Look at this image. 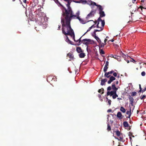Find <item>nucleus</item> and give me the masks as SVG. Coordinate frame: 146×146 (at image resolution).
<instances>
[{
	"label": "nucleus",
	"instance_id": "3c124183",
	"mask_svg": "<svg viewBox=\"0 0 146 146\" xmlns=\"http://www.w3.org/2000/svg\"><path fill=\"white\" fill-rule=\"evenodd\" d=\"M99 22H98V24L97 25V26H96V27H97V28H100V27L99 26Z\"/></svg>",
	"mask_w": 146,
	"mask_h": 146
},
{
	"label": "nucleus",
	"instance_id": "dca6fc26",
	"mask_svg": "<svg viewBox=\"0 0 146 146\" xmlns=\"http://www.w3.org/2000/svg\"><path fill=\"white\" fill-rule=\"evenodd\" d=\"M79 12L78 11L76 13V15H75L76 16V19H78L80 22H82L81 21L82 20V19L80 18L79 17Z\"/></svg>",
	"mask_w": 146,
	"mask_h": 146
},
{
	"label": "nucleus",
	"instance_id": "338daca9",
	"mask_svg": "<svg viewBox=\"0 0 146 146\" xmlns=\"http://www.w3.org/2000/svg\"><path fill=\"white\" fill-rule=\"evenodd\" d=\"M98 97L99 98H101V95L100 94H98Z\"/></svg>",
	"mask_w": 146,
	"mask_h": 146
},
{
	"label": "nucleus",
	"instance_id": "5fc2aeb1",
	"mask_svg": "<svg viewBox=\"0 0 146 146\" xmlns=\"http://www.w3.org/2000/svg\"><path fill=\"white\" fill-rule=\"evenodd\" d=\"M112 98H113V99H115L116 98L115 97V95H113L112 96Z\"/></svg>",
	"mask_w": 146,
	"mask_h": 146
},
{
	"label": "nucleus",
	"instance_id": "f03ea898",
	"mask_svg": "<svg viewBox=\"0 0 146 146\" xmlns=\"http://www.w3.org/2000/svg\"><path fill=\"white\" fill-rule=\"evenodd\" d=\"M62 15L65 17L66 22H70L72 19H75L76 15H73L72 10H63Z\"/></svg>",
	"mask_w": 146,
	"mask_h": 146
},
{
	"label": "nucleus",
	"instance_id": "2f4dec72",
	"mask_svg": "<svg viewBox=\"0 0 146 146\" xmlns=\"http://www.w3.org/2000/svg\"><path fill=\"white\" fill-rule=\"evenodd\" d=\"M108 66H105L104 68V72H106L108 68Z\"/></svg>",
	"mask_w": 146,
	"mask_h": 146
},
{
	"label": "nucleus",
	"instance_id": "5701e85b",
	"mask_svg": "<svg viewBox=\"0 0 146 146\" xmlns=\"http://www.w3.org/2000/svg\"><path fill=\"white\" fill-rule=\"evenodd\" d=\"M120 110L123 113H124L126 111V110L123 107H120Z\"/></svg>",
	"mask_w": 146,
	"mask_h": 146
},
{
	"label": "nucleus",
	"instance_id": "b1692460",
	"mask_svg": "<svg viewBox=\"0 0 146 146\" xmlns=\"http://www.w3.org/2000/svg\"><path fill=\"white\" fill-rule=\"evenodd\" d=\"M102 91L101 94H103L104 93V90L103 88H102L101 89H99L98 90V92L99 93H100Z\"/></svg>",
	"mask_w": 146,
	"mask_h": 146
},
{
	"label": "nucleus",
	"instance_id": "603ef678",
	"mask_svg": "<svg viewBox=\"0 0 146 146\" xmlns=\"http://www.w3.org/2000/svg\"><path fill=\"white\" fill-rule=\"evenodd\" d=\"M96 32H95V31H94V35H92V36H93L94 37V36H96Z\"/></svg>",
	"mask_w": 146,
	"mask_h": 146
},
{
	"label": "nucleus",
	"instance_id": "9d476101",
	"mask_svg": "<svg viewBox=\"0 0 146 146\" xmlns=\"http://www.w3.org/2000/svg\"><path fill=\"white\" fill-rule=\"evenodd\" d=\"M115 91H111V92L108 91L107 93V96H108L110 95L111 96H112L114 94H115Z\"/></svg>",
	"mask_w": 146,
	"mask_h": 146
},
{
	"label": "nucleus",
	"instance_id": "7ed1b4c3",
	"mask_svg": "<svg viewBox=\"0 0 146 146\" xmlns=\"http://www.w3.org/2000/svg\"><path fill=\"white\" fill-rule=\"evenodd\" d=\"M75 2L76 3H82L83 4L87 3L89 5L91 8H94L96 7V8H98V9H103L104 8L100 5L97 4L96 3L91 1V0H80Z\"/></svg>",
	"mask_w": 146,
	"mask_h": 146
},
{
	"label": "nucleus",
	"instance_id": "37998d69",
	"mask_svg": "<svg viewBox=\"0 0 146 146\" xmlns=\"http://www.w3.org/2000/svg\"><path fill=\"white\" fill-rule=\"evenodd\" d=\"M141 75L142 76H144L145 75V73L144 71H143L141 73Z\"/></svg>",
	"mask_w": 146,
	"mask_h": 146
},
{
	"label": "nucleus",
	"instance_id": "9b49d317",
	"mask_svg": "<svg viewBox=\"0 0 146 146\" xmlns=\"http://www.w3.org/2000/svg\"><path fill=\"white\" fill-rule=\"evenodd\" d=\"M130 103L132 106L133 105L134 99L132 97H130L129 98Z\"/></svg>",
	"mask_w": 146,
	"mask_h": 146
},
{
	"label": "nucleus",
	"instance_id": "0e129e2a",
	"mask_svg": "<svg viewBox=\"0 0 146 146\" xmlns=\"http://www.w3.org/2000/svg\"><path fill=\"white\" fill-rule=\"evenodd\" d=\"M114 95H115L116 98L118 97V95L116 94V92H115V94H114Z\"/></svg>",
	"mask_w": 146,
	"mask_h": 146
},
{
	"label": "nucleus",
	"instance_id": "09e8293b",
	"mask_svg": "<svg viewBox=\"0 0 146 146\" xmlns=\"http://www.w3.org/2000/svg\"><path fill=\"white\" fill-rule=\"evenodd\" d=\"M132 133L130 132L129 133V137H131V136L132 135Z\"/></svg>",
	"mask_w": 146,
	"mask_h": 146
},
{
	"label": "nucleus",
	"instance_id": "774afa93",
	"mask_svg": "<svg viewBox=\"0 0 146 146\" xmlns=\"http://www.w3.org/2000/svg\"><path fill=\"white\" fill-rule=\"evenodd\" d=\"M26 0H23V2L24 3H26Z\"/></svg>",
	"mask_w": 146,
	"mask_h": 146
},
{
	"label": "nucleus",
	"instance_id": "680f3d73",
	"mask_svg": "<svg viewBox=\"0 0 146 146\" xmlns=\"http://www.w3.org/2000/svg\"><path fill=\"white\" fill-rule=\"evenodd\" d=\"M61 22L62 23V24H63V23L65 24L64 22V21L63 19H62Z\"/></svg>",
	"mask_w": 146,
	"mask_h": 146
},
{
	"label": "nucleus",
	"instance_id": "7c9ffc66",
	"mask_svg": "<svg viewBox=\"0 0 146 146\" xmlns=\"http://www.w3.org/2000/svg\"><path fill=\"white\" fill-rule=\"evenodd\" d=\"M100 21L102 23V27L103 28V27L105 25V22L104 21V20H102V19H100Z\"/></svg>",
	"mask_w": 146,
	"mask_h": 146
},
{
	"label": "nucleus",
	"instance_id": "a18cd8bd",
	"mask_svg": "<svg viewBox=\"0 0 146 146\" xmlns=\"http://www.w3.org/2000/svg\"><path fill=\"white\" fill-rule=\"evenodd\" d=\"M119 138L120 139H119L118 138H116V139H118V140L121 141V140H123V138L122 137H119Z\"/></svg>",
	"mask_w": 146,
	"mask_h": 146
},
{
	"label": "nucleus",
	"instance_id": "bf43d9fd",
	"mask_svg": "<svg viewBox=\"0 0 146 146\" xmlns=\"http://www.w3.org/2000/svg\"><path fill=\"white\" fill-rule=\"evenodd\" d=\"M60 25H59L58 27V29H57L58 30H60Z\"/></svg>",
	"mask_w": 146,
	"mask_h": 146
},
{
	"label": "nucleus",
	"instance_id": "f8f14e48",
	"mask_svg": "<svg viewBox=\"0 0 146 146\" xmlns=\"http://www.w3.org/2000/svg\"><path fill=\"white\" fill-rule=\"evenodd\" d=\"M67 56L71 59H73L74 58V55L71 52L68 53L67 54Z\"/></svg>",
	"mask_w": 146,
	"mask_h": 146
},
{
	"label": "nucleus",
	"instance_id": "aec40b11",
	"mask_svg": "<svg viewBox=\"0 0 146 146\" xmlns=\"http://www.w3.org/2000/svg\"><path fill=\"white\" fill-rule=\"evenodd\" d=\"M94 37L96 39L98 42L99 43V44L102 42L98 36H94Z\"/></svg>",
	"mask_w": 146,
	"mask_h": 146
},
{
	"label": "nucleus",
	"instance_id": "473e14b6",
	"mask_svg": "<svg viewBox=\"0 0 146 146\" xmlns=\"http://www.w3.org/2000/svg\"><path fill=\"white\" fill-rule=\"evenodd\" d=\"M137 92H132L131 93V96H134L137 95Z\"/></svg>",
	"mask_w": 146,
	"mask_h": 146
},
{
	"label": "nucleus",
	"instance_id": "c03bdc74",
	"mask_svg": "<svg viewBox=\"0 0 146 146\" xmlns=\"http://www.w3.org/2000/svg\"><path fill=\"white\" fill-rule=\"evenodd\" d=\"M139 92H142V88L141 87V86L140 84H139Z\"/></svg>",
	"mask_w": 146,
	"mask_h": 146
},
{
	"label": "nucleus",
	"instance_id": "393cba45",
	"mask_svg": "<svg viewBox=\"0 0 146 146\" xmlns=\"http://www.w3.org/2000/svg\"><path fill=\"white\" fill-rule=\"evenodd\" d=\"M131 109H130V111H127L126 112V114H129V116L128 117H127L128 118H130V117L131 116Z\"/></svg>",
	"mask_w": 146,
	"mask_h": 146
},
{
	"label": "nucleus",
	"instance_id": "f257e3e1",
	"mask_svg": "<svg viewBox=\"0 0 146 146\" xmlns=\"http://www.w3.org/2000/svg\"><path fill=\"white\" fill-rule=\"evenodd\" d=\"M70 22H66L65 24H62V33L65 35L72 36V34H74V32L70 26Z\"/></svg>",
	"mask_w": 146,
	"mask_h": 146
},
{
	"label": "nucleus",
	"instance_id": "f704fd0d",
	"mask_svg": "<svg viewBox=\"0 0 146 146\" xmlns=\"http://www.w3.org/2000/svg\"><path fill=\"white\" fill-rule=\"evenodd\" d=\"M119 52L120 53L121 56L123 58L125 57V55L121 51H120Z\"/></svg>",
	"mask_w": 146,
	"mask_h": 146
},
{
	"label": "nucleus",
	"instance_id": "58836bf2",
	"mask_svg": "<svg viewBox=\"0 0 146 146\" xmlns=\"http://www.w3.org/2000/svg\"><path fill=\"white\" fill-rule=\"evenodd\" d=\"M66 39L65 40L67 42H69L70 40L69 39L68 37L67 36H66Z\"/></svg>",
	"mask_w": 146,
	"mask_h": 146
},
{
	"label": "nucleus",
	"instance_id": "de8ad7c7",
	"mask_svg": "<svg viewBox=\"0 0 146 146\" xmlns=\"http://www.w3.org/2000/svg\"><path fill=\"white\" fill-rule=\"evenodd\" d=\"M109 62L108 61H106V64H105V66H108V65H109Z\"/></svg>",
	"mask_w": 146,
	"mask_h": 146
},
{
	"label": "nucleus",
	"instance_id": "4be33fe9",
	"mask_svg": "<svg viewBox=\"0 0 146 146\" xmlns=\"http://www.w3.org/2000/svg\"><path fill=\"white\" fill-rule=\"evenodd\" d=\"M123 125L125 127H128L129 126V124H128V122L126 121H125L123 122Z\"/></svg>",
	"mask_w": 146,
	"mask_h": 146
},
{
	"label": "nucleus",
	"instance_id": "412c9836",
	"mask_svg": "<svg viewBox=\"0 0 146 146\" xmlns=\"http://www.w3.org/2000/svg\"><path fill=\"white\" fill-rule=\"evenodd\" d=\"M65 1H67V3L66 4L67 6L68 7V9H70V1L69 0H64Z\"/></svg>",
	"mask_w": 146,
	"mask_h": 146
},
{
	"label": "nucleus",
	"instance_id": "72a5a7b5",
	"mask_svg": "<svg viewBox=\"0 0 146 146\" xmlns=\"http://www.w3.org/2000/svg\"><path fill=\"white\" fill-rule=\"evenodd\" d=\"M103 29V27H100V29H96L94 31H95V32H99L102 31Z\"/></svg>",
	"mask_w": 146,
	"mask_h": 146
},
{
	"label": "nucleus",
	"instance_id": "ddd939ff",
	"mask_svg": "<svg viewBox=\"0 0 146 146\" xmlns=\"http://www.w3.org/2000/svg\"><path fill=\"white\" fill-rule=\"evenodd\" d=\"M107 81V79H103L101 80V85H105V83Z\"/></svg>",
	"mask_w": 146,
	"mask_h": 146
},
{
	"label": "nucleus",
	"instance_id": "4468645a",
	"mask_svg": "<svg viewBox=\"0 0 146 146\" xmlns=\"http://www.w3.org/2000/svg\"><path fill=\"white\" fill-rule=\"evenodd\" d=\"M54 79V78H53L52 76H49L47 79V80L48 82L50 83V81H52Z\"/></svg>",
	"mask_w": 146,
	"mask_h": 146
},
{
	"label": "nucleus",
	"instance_id": "052dcab7",
	"mask_svg": "<svg viewBox=\"0 0 146 146\" xmlns=\"http://www.w3.org/2000/svg\"><path fill=\"white\" fill-rule=\"evenodd\" d=\"M107 39L105 38L104 40V43H105V44H106V42L107 41Z\"/></svg>",
	"mask_w": 146,
	"mask_h": 146
},
{
	"label": "nucleus",
	"instance_id": "ea45409f",
	"mask_svg": "<svg viewBox=\"0 0 146 146\" xmlns=\"http://www.w3.org/2000/svg\"><path fill=\"white\" fill-rule=\"evenodd\" d=\"M130 61L131 62H133L134 63H135L136 62L135 61L134 59L132 58H131V60H130Z\"/></svg>",
	"mask_w": 146,
	"mask_h": 146
},
{
	"label": "nucleus",
	"instance_id": "bb28decb",
	"mask_svg": "<svg viewBox=\"0 0 146 146\" xmlns=\"http://www.w3.org/2000/svg\"><path fill=\"white\" fill-rule=\"evenodd\" d=\"M110 56L111 57L114 58L115 59H117L118 57H119V56H117L116 55H113L112 54L110 55Z\"/></svg>",
	"mask_w": 146,
	"mask_h": 146
},
{
	"label": "nucleus",
	"instance_id": "13d9d810",
	"mask_svg": "<svg viewBox=\"0 0 146 146\" xmlns=\"http://www.w3.org/2000/svg\"><path fill=\"white\" fill-rule=\"evenodd\" d=\"M96 26H95V25H93L91 27H92V28H94Z\"/></svg>",
	"mask_w": 146,
	"mask_h": 146
},
{
	"label": "nucleus",
	"instance_id": "4d7b16f0",
	"mask_svg": "<svg viewBox=\"0 0 146 146\" xmlns=\"http://www.w3.org/2000/svg\"><path fill=\"white\" fill-rule=\"evenodd\" d=\"M112 111V110L111 109H109L107 111V112H111Z\"/></svg>",
	"mask_w": 146,
	"mask_h": 146
},
{
	"label": "nucleus",
	"instance_id": "4c0bfd02",
	"mask_svg": "<svg viewBox=\"0 0 146 146\" xmlns=\"http://www.w3.org/2000/svg\"><path fill=\"white\" fill-rule=\"evenodd\" d=\"M92 29V27H89L88 29V30H87V31L83 35V36H84V35L87 32H88L90 31L91 29Z\"/></svg>",
	"mask_w": 146,
	"mask_h": 146
},
{
	"label": "nucleus",
	"instance_id": "a211bd4d",
	"mask_svg": "<svg viewBox=\"0 0 146 146\" xmlns=\"http://www.w3.org/2000/svg\"><path fill=\"white\" fill-rule=\"evenodd\" d=\"M122 116V115L120 112H118L117 115V117L119 118V119H121L122 118L121 117Z\"/></svg>",
	"mask_w": 146,
	"mask_h": 146
},
{
	"label": "nucleus",
	"instance_id": "f3484780",
	"mask_svg": "<svg viewBox=\"0 0 146 146\" xmlns=\"http://www.w3.org/2000/svg\"><path fill=\"white\" fill-rule=\"evenodd\" d=\"M76 51L78 53L83 52L82 50L80 47H77L76 48Z\"/></svg>",
	"mask_w": 146,
	"mask_h": 146
},
{
	"label": "nucleus",
	"instance_id": "6e6d98bb",
	"mask_svg": "<svg viewBox=\"0 0 146 146\" xmlns=\"http://www.w3.org/2000/svg\"><path fill=\"white\" fill-rule=\"evenodd\" d=\"M101 17H100H100L98 18V22H99V21H100V19H101Z\"/></svg>",
	"mask_w": 146,
	"mask_h": 146
},
{
	"label": "nucleus",
	"instance_id": "20e7f679",
	"mask_svg": "<svg viewBox=\"0 0 146 146\" xmlns=\"http://www.w3.org/2000/svg\"><path fill=\"white\" fill-rule=\"evenodd\" d=\"M92 41H92L90 39H84L82 40V43H83L84 44L88 45L89 44L91 43Z\"/></svg>",
	"mask_w": 146,
	"mask_h": 146
},
{
	"label": "nucleus",
	"instance_id": "c9c22d12",
	"mask_svg": "<svg viewBox=\"0 0 146 146\" xmlns=\"http://www.w3.org/2000/svg\"><path fill=\"white\" fill-rule=\"evenodd\" d=\"M106 99H107V100L108 101V104H109V105L110 106L111 104V101L110 100H109L108 99V98L106 97Z\"/></svg>",
	"mask_w": 146,
	"mask_h": 146
},
{
	"label": "nucleus",
	"instance_id": "a878e982",
	"mask_svg": "<svg viewBox=\"0 0 146 146\" xmlns=\"http://www.w3.org/2000/svg\"><path fill=\"white\" fill-rule=\"evenodd\" d=\"M115 132L116 135H117V136L119 137L120 136V135L121 134V133L119 131V130H117V131H115Z\"/></svg>",
	"mask_w": 146,
	"mask_h": 146
},
{
	"label": "nucleus",
	"instance_id": "e433bc0d",
	"mask_svg": "<svg viewBox=\"0 0 146 146\" xmlns=\"http://www.w3.org/2000/svg\"><path fill=\"white\" fill-rule=\"evenodd\" d=\"M100 54H105L104 52V51L103 50V49H102L100 50Z\"/></svg>",
	"mask_w": 146,
	"mask_h": 146
},
{
	"label": "nucleus",
	"instance_id": "39448f33",
	"mask_svg": "<svg viewBox=\"0 0 146 146\" xmlns=\"http://www.w3.org/2000/svg\"><path fill=\"white\" fill-rule=\"evenodd\" d=\"M35 12H36V15L39 17H42L44 15L43 12H42L41 10H36Z\"/></svg>",
	"mask_w": 146,
	"mask_h": 146
},
{
	"label": "nucleus",
	"instance_id": "423d86ee",
	"mask_svg": "<svg viewBox=\"0 0 146 146\" xmlns=\"http://www.w3.org/2000/svg\"><path fill=\"white\" fill-rule=\"evenodd\" d=\"M96 12V11H92L91 12L87 15L86 17V19H88V18L91 17H93L94 16L95 13Z\"/></svg>",
	"mask_w": 146,
	"mask_h": 146
},
{
	"label": "nucleus",
	"instance_id": "1a4fd4ad",
	"mask_svg": "<svg viewBox=\"0 0 146 146\" xmlns=\"http://www.w3.org/2000/svg\"><path fill=\"white\" fill-rule=\"evenodd\" d=\"M99 13L100 15V17H105V14L104 11H102L103 10H99Z\"/></svg>",
	"mask_w": 146,
	"mask_h": 146
},
{
	"label": "nucleus",
	"instance_id": "c85d7f7f",
	"mask_svg": "<svg viewBox=\"0 0 146 146\" xmlns=\"http://www.w3.org/2000/svg\"><path fill=\"white\" fill-rule=\"evenodd\" d=\"M81 37L78 40L76 41V42H78V43L77 44V45L78 46L80 45V44H81V42H82V41H81Z\"/></svg>",
	"mask_w": 146,
	"mask_h": 146
},
{
	"label": "nucleus",
	"instance_id": "2eb2a0df",
	"mask_svg": "<svg viewBox=\"0 0 146 146\" xmlns=\"http://www.w3.org/2000/svg\"><path fill=\"white\" fill-rule=\"evenodd\" d=\"M111 86V88L113 90V91H115L116 92L118 90V88L115 87V84L114 83L112 84Z\"/></svg>",
	"mask_w": 146,
	"mask_h": 146
},
{
	"label": "nucleus",
	"instance_id": "c756f323",
	"mask_svg": "<svg viewBox=\"0 0 146 146\" xmlns=\"http://www.w3.org/2000/svg\"><path fill=\"white\" fill-rule=\"evenodd\" d=\"M107 130L108 131H109L111 130V127L109 125V124H108L107 125Z\"/></svg>",
	"mask_w": 146,
	"mask_h": 146
},
{
	"label": "nucleus",
	"instance_id": "e2e57ef3",
	"mask_svg": "<svg viewBox=\"0 0 146 146\" xmlns=\"http://www.w3.org/2000/svg\"><path fill=\"white\" fill-rule=\"evenodd\" d=\"M114 41V40L113 39H111V40H109L108 41V42H110V41H111V42H113Z\"/></svg>",
	"mask_w": 146,
	"mask_h": 146
},
{
	"label": "nucleus",
	"instance_id": "cd10ccee",
	"mask_svg": "<svg viewBox=\"0 0 146 146\" xmlns=\"http://www.w3.org/2000/svg\"><path fill=\"white\" fill-rule=\"evenodd\" d=\"M105 45H106V44H104L103 43L101 42V43H100L99 44V48H100L103 47Z\"/></svg>",
	"mask_w": 146,
	"mask_h": 146
},
{
	"label": "nucleus",
	"instance_id": "6ab92c4d",
	"mask_svg": "<svg viewBox=\"0 0 146 146\" xmlns=\"http://www.w3.org/2000/svg\"><path fill=\"white\" fill-rule=\"evenodd\" d=\"M79 55L80 58H83L85 57L86 55L84 53L82 52L79 54Z\"/></svg>",
	"mask_w": 146,
	"mask_h": 146
},
{
	"label": "nucleus",
	"instance_id": "0eeeda50",
	"mask_svg": "<svg viewBox=\"0 0 146 146\" xmlns=\"http://www.w3.org/2000/svg\"><path fill=\"white\" fill-rule=\"evenodd\" d=\"M113 72V70H112L111 71H109L108 72H105V74L104 76L107 78H109L111 76V75H110V74H112V73Z\"/></svg>",
	"mask_w": 146,
	"mask_h": 146
},
{
	"label": "nucleus",
	"instance_id": "8fccbe9b",
	"mask_svg": "<svg viewBox=\"0 0 146 146\" xmlns=\"http://www.w3.org/2000/svg\"><path fill=\"white\" fill-rule=\"evenodd\" d=\"M73 36V39H75V35H74V34H73V33L72 34V36Z\"/></svg>",
	"mask_w": 146,
	"mask_h": 146
},
{
	"label": "nucleus",
	"instance_id": "a19ab883",
	"mask_svg": "<svg viewBox=\"0 0 146 146\" xmlns=\"http://www.w3.org/2000/svg\"><path fill=\"white\" fill-rule=\"evenodd\" d=\"M146 97V96L145 95H143L142 96L140 97V99L141 100H143Z\"/></svg>",
	"mask_w": 146,
	"mask_h": 146
},
{
	"label": "nucleus",
	"instance_id": "69168bd1",
	"mask_svg": "<svg viewBox=\"0 0 146 146\" xmlns=\"http://www.w3.org/2000/svg\"><path fill=\"white\" fill-rule=\"evenodd\" d=\"M68 43H70V44H72V42L70 40V41L69 42H68Z\"/></svg>",
	"mask_w": 146,
	"mask_h": 146
},
{
	"label": "nucleus",
	"instance_id": "79ce46f5",
	"mask_svg": "<svg viewBox=\"0 0 146 146\" xmlns=\"http://www.w3.org/2000/svg\"><path fill=\"white\" fill-rule=\"evenodd\" d=\"M113 73V75L114 77H116L117 75V74L116 72H114V71H113V72L112 73Z\"/></svg>",
	"mask_w": 146,
	"mask_h": 146
},
{
	"label": "nucleus",
	"instance_id": "49530a36",
	"mask_svg": "<svg viewBox=\"0 0 146 146\" xmlns=\"http://www.w3.org/2000/svg\"><path fill=\"white\" fill-rule=\"evenodd\" d=\"M111 88L110 86L108 87L107 88V90L110 91L111 90Z\"/></svg>",
	"mask_w": 146,
	"mask_h": 146
},
{
	"label": "nucleus",
	"instance_id": "864d4df0",
	"mask_svg": "<svg viewBox=\"0 0 146 146\" xmlns=\"http://www.w3.org/2000/svg\"><path fill=\"white\" fill-rule=\"evenodd\" d=\"M146 90V88H145L143 90H142V92H144Z\"/></svg>",
	"mask_w": 146,
	"mask_h": 146
},
{
	"label": "nucleus",
	"instance_id": "6e6552de",
	"mask_svg": "<svg viewBox=\"0 0 146 146\" xmlns=\"http://www.w3.org/2000/svg\"><path fill=\"white\" fill-rule=\"evenodd\" d=\"M115 80V77H113V76H110V79L109 80L108 82V84H110L112 81L113 80Z\"/></svg>",
	"mask_w": 146,
	"mask_h": 146
}]
</instances>
